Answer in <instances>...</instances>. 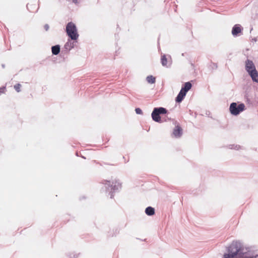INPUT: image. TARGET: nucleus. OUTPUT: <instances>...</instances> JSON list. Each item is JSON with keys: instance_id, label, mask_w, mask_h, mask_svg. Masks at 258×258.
Returning <instances> with one entry per match:
<instances>
[{"instance_id": "obj_1", "label": "nucleus", "mask_w": 258, "mask_h": 258, "mask_svg": "<svg viewBox=\"0 0 258 258\" xmlns=\"http://www.w3.org/2000/svg\"><path fill=\"white\" fill-rule=\"evenodd\" d=\"M258 255L239 241H233L227 248L223 258H256Z\"/></svg>"}, {"instance_id": "obj_2", "label": "nucleus", "mask_w": 258, "mask_h": 258, "mask_svg": "<svg viewBox=\"0 0 258 258\" xmlns=\"http://www.w3.org/2000/svg\"><path fill=\"white\" fill-rule=\"evenodd\" d=\"M102 183L104 185L106 189H110L113 192L118 191L121 188V184L118 180H115L112 182L108 180H104ZM114 195L112 191H110V198H113Z\"/></svg>"}, {"instance_id": "obj_3", "label": "nucleus", "mask_w": 258, "mask_h": 258, "mask_svg": "<svg viewBox=\"0 0 258 258\" xmlns=\"http://www.w3.org/2000/svg\"><path fill=\"white\" fill-rule=\"evenodd\" d=\"M66 32L72 40H77L79 38L76 26L73 22H69L66 26Z\"/></svg>"}, {"instance_id": "obj_4", "label": "nucleus", "mask_w": 258, "mask_h": 258, "mask_svg": "<svg viewBox=\"0 0 258 258\" xmlns=\"http://www.w3.org/2000/svg\"><path fill=\"white\" fill-rule=\"evenodd\" d=\"M167 110L166 108L160 107L154 108L151 114L152 119L157 122H161L160 114H166Z\"/></svg>"}, {"instance_id": "obj_5", "label": "nucleus", "mask_w": 258, "mask_h": 258, "mask_svg": "<svg viewBox=\"0 0 258 258\" xmlns=\"http://www.w3.org/2000/svg\"><path fill=\"white\" fill-rule=\"evenodd\" d=\"M245 105L243 103H240L237 105L235 102L232 103L229 107L230 113L234 115H238L241 112L244 110Z\"/></svg>"}, {"instance_id": "obj_6", "label": "nucleus", "mask_w": 258, "mask_h": 258, "mask_svg": "<svg viewBox=\"0 0 258 258\" xmlns=\"http://www.w3.org/2000/svg\"><path fill=\"white\" fill-rule=\"evenodd\" d=\"M245 69L248 74L252 73L256 71L253 62L249 59H247L245 62Z\"/></svg>"}, {"instance_id": "obj_7", "label": "nucleus", "mask_w": 258, "mask_h": 258, "mask_svg": "<svg viewBox=\"0 0 258 258\" xmlns=\"http://www.w3.org/2000/svg\"><path fill=\"white\" fill-rule=\"evenodd\" d=\"M172 135L176 138H179L182 136V130L179 124H177L175 126L173 130Z\"/></svg>"}, {"instance_id": "obj_8", "label": "nucleus", "mask_w": 258, "mask_h": 258, "mask_svg": "<svg viewBox=\"0 0 258 258\" xmlns=\"http://www.w3.org/2000/svg\"><path fill=\"white\" fill-rule=\"evenodd\" d=\"M242 29L241 26L239 24H236L232 28V34L234 36H237L241 32Z\"/></svg>"}, {"instance_id": "obj_9", "label": "nucleus", "mask_w": 258, "mask_h": 258, "mask_svg": "<svg viewBox=\"0 0 258 258\" xmlns=\"http://www.w3.org/2000/svg\"><path fill=\"white\" fill-rule=\"evenodd\" d=\"M186 93L185 92V91H183V90H180L179 93L177 95L176 98V101L178 103L181 102L183 98H184L185 96L186 95Z\"/></svg>"}, {"instance_id": "obj_10", "label": "nucleus", "mask_w": 258, "mask_h": 258, "mask_svg": "<svg viewBox=\"0 0 258 258\" xmlns=\"http://www.w3.org/2000/svg\"><path fill=\"white\" fill-rule=\"evenodd\" d=\"M161 63L163 66L168 67L170 66L171 62L170 60H168L165 54L161 56Z\"/></svg>"}, {"instance_id": "obj_11", "label": "nucleus", "mask_w": 258, "mask_h": 258, "mask_svg": "<svg viewBox=\"0 0 258 258\" xmlns=\"http://www.w3.org/2000/svg\"><path fill=\"white\" fill-rule=\"evenodd\" d=\"M75 46L74 42L69 40L68 42L64 45V48L69 50H70L74 48Z\"/></svg>"}, {"instance_id": "obj_12", "label": "nucleus", "mask_w": 258, "mask_h": 258, "mask_svg": "<svg viewBox=\"0 0 258 258\" xmlns=\"http://www.w3.org/2000/svg\"><path fill=\"white\" fill-rule=\"evenodd\" d=\"M51 51L53 54L57 55L60 52V46L56 45L51 47Z\"/></svg>"}, {"instance_id": "obj_13", "label": "nucleus", "mask_w": 258, "mask_h": 258, "mask_svg": "<svg viewBox=\"0 0 258 258\" xmlns=\"http://www.w3.org/2000/svg\"><path fill=\"white\" fill-rule=\"evenodd\" d=\"M192 87L191 84L188 82L184 84V86L181 88V90H183L185 93H187L188 91H189Z\"/></svg>"}, {"instance_id": "obj_14", "label": "nucleus", "mask_w": 258, "mask_h": 258, "mask_svg": "<svg viewBox=\"0 0 258 258\" xmlns=\"http://www.w3.org/2000/svg\"><path fill=\"white\" fill-rule=\"evenodd\" d=\"M249 75L253 82L258 83V72L257 71H255V72H253L252 73L249 74Z\"/></svg>"}, {"instance_id": "obj_15", "label": "nucleus", "mask_w": 258, "mask_h": 258, "mask_svg": "<svg viewBox=\"0 0 258 258\" xmlns=\"http://www.w3.org/2000/svg\"><path fill=\"white\" fill-rule=\"evenodd\" d=\"M145 213L147 215L152 216L155 214V210L151 207H148L146 209Z\"/></svg>"}, {"instance_id": "obj_16", "label": "nucleus", "mask_w": 258, "mask_h": 258, "mask_svg": "<svg viewBox=\"0 0 258 258\" xmlns=\"http://www.w3.org/2000/svg\"><path fill=\"white\" fill-rule=\"evenodd\" d=\"M228 148L230 149L235 150H240L243 149V147L239 145H229L228 146Z\"/></svg>"}, {"instance_id": "obj_17", "label": "nucleus", "mask_w": 258, "mask_h": 258, "mask_svg": "<svg viewBox=\"0 0 258 258\" xmlns=\"http://www.w3.org/2000/svg\"><path fill=\"white\" fill-rule=\"evenodd\" d=\"M146 80L149 84H154L155 82L156 78L152 75L147 77Z\"/></svg>"}, {"instance_id": "obj_18", "label": "nucleus", "mask_w": 258, "mask_h": 258, "mask_svg": "<svg viewBox=\"0 0 258 258\" xmlns=\"http://www.w3.org/2000/svg\"><path fill=\"white\" fill-rule=\"evenodd\" d=\"M21 85L20 84H17L14 86V88L17 92H20L21 91Z\"/></svg>"}, {"instance_id": "obj_19", "label": "nucleus", "mask_w": 258, "mask_h": 258, "mask_svg": "<svg viewBox=\"0 0 258 258\" xmlns=\"http://www.w3.org/2000/svg\"><path fill=\"white\" fill-rule=\"evenodd\" d=\"M135 111L136 113L138 114H141L143 113L142 110L139 108H136Z\"/></svg>"}, {"instance_id": "obj_20", "label": "nucleus", "mask_w": 258, "mask_h": 258, "mask_svg": "<svg viewBox=\"0 0 258 258\" xmlns=\"http://www.w3.org/2000/svg\"><path fill=\"white\" fill-rule=\"evenodd\" d=\"M5 89H6L5 87H3L0 88V94L2 93H5Z\"/></svg>"}, {"instance_id": "obj_21", "label": "nucleus", "mask_w": 258, "mask_h": 258, "mask_svg": "<svg viewBox=\"0 0 258 258\" xmlns=\"http://www.w3.org/2000/svg\"><path fill=\"white\" fill-rule=\"evenodd\" d=\"M44 28H45V29L46 31H47V30H48V29H49V26H48V25H47V24L45 25V26H44Z\"/></svg>"}, {"instance_id": "obj_22", "label": "nucleus", "mask_w": 258, "mask_h": 258, "mask_svg": "<svg viewBox=\"0 0 258 258\" xmlns=\"http://www.w3.org/2000/svg\"><path fill=\"white\" fill-rule=\"evenodd\" d=\"M72 2L75 3V4H77V0H72Z\"/></svg>"}]
</instances>
